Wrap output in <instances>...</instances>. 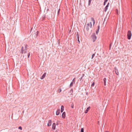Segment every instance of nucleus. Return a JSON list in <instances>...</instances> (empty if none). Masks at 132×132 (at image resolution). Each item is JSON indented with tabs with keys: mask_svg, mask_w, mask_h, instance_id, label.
<instances>
[{
	"mask_svg": "<svg viewBox=\"0 0 132 132\" xmlns=\"http://www.w3.org/2000/svg\"><path fill=\"white\" fill-rule=\"evenodd\" d=\"M92 26V25L91 22H90L89 23H87L85 26L87 30H89V28H91Z\"/></svg>",
	"mask_w": 132,
	"mask_h": 132,
	"instance_id": "f257e3e1",
	"label": "nucleus"
},
{
	"mask_svg": "<svg viewBox=\"0 0 132 132\" xmlns=\"http://www.w3.org/2000/svg\"><path fill=\"white\" fill-rule=\"evenodd\" d=\"M91 37L93 39V42H94L95 41L97 38V37L96 36L95 33L93 34L91 36Z\"/></svg>",
	"mask_w": 132,
	"mask_h": 132,
	"instance_id": "f03ea898",
	"label": "nucleus"
},
{
	"mask_svg": "<svg viewBox=\"0 0 132 132\" xmlns=\"http://www.w3.org/2000/svg\"><path fill=\"white\" fill-rule=\"evenodd\" d=\"M131 36V31L130 30H129L128 31L127 37L128 39H130Z\"/></svg>",
	"mask_w": 132,
	"mask_h": 132,
	"instance_id": "7ed1b4c3",
	"label": "nucleus"
},
{
	"mask_svg": "<svg viewBox=\"0 0 132 132\" xmlns=\"http://www.w3.org/2000/svg\"><path fill=\"white\" fill-rule=\"evenodd\" d=\"M27 47H28V45L27 44L25 45V48H24V53H26V52H27Z\"/></svg>",
	"mask_w": 132,
	"mask_h": 132,
	"instance_id": "20e7f679",
	"label": "nucleus"
},
{
	"mask_svg": "<svg viewBox=\"0 0 132 132\" xmlns=\"http://www.w3.org/2000/svg\"><path fill=\"white\" fill-rule=\"evenodd\" d=\"M52 124V121L51 120H50L48 121V123H47V126L49 127Z\"/></svg>",
	"mask_w": 132,
	"mask_h": 132,
	"instance_id": "39448f33",
	"label": "nucleus"
},
{
	"mask_svg": "<svg viewBox=\"0 0 132 132\" xmlns=\"http://www.w3.org/2000/svg\"><path fill=\"white\" fill-rule=\"evenodd\" d=\"M109 3H108L107 5H106V6H105V8L104 11L105 12H106L107 10L108 9V7H109Z\"/></svg>",
	"mask_w": 132,
	"mask_h": 132,
	"instance_id": "423d86ee",
	"label": "nucleus"
},
{
	"mask_svg": "<svg viewBox=\"0 0 132 132\" xmlns=\"http://www.w3.org/2000/svg\"><path fill=\"white\" fill-rule=\"evenodd\" d=\"M56 127V124L55 123H54L52 124V129L53 130H55Z\"/></svg>",
	"mask_w": 132,
	"mask_h": 132,
	"instance_id": "0eeeda50",
	"label": "nucleus"
},
{
	"mask_svg": "<svg viewBox=\"0 0 132 132\" xmlns=\"http://www.w3.org/2000/svg\"><path fill=\"white\" fill-rule=\"evenodd\" d=\"M46 73H45L42 75V77H41L40 78L41 79H44L46 75Z\"/></svg>",
	"mask_w": 132,
	"mask_h": 132,
	"instance_id": "6e6552de",
	"label": "nucleus"
},
{
	"mask_svg": "<svg viewBox=\"0 0 132 132\" xmlns=\"http://www.w3.org/2000/svg\"><path fill=\"white\" fill-rule=\"evenodd\" d=\"M115 72L116 74L117 75H119V72L118 71V70L116 68H115Z\"/></svg>",
	"mask_w": 132,
	"mask_h": 132,
	"instance_id": "1a4fd4ad",
	"label": "nucleus"
},
{
	"mask_svg": "<svg viewBox=\"0 0 132 132\" xmlns=\"http://www.w3.org/2000/svg\"><path fill=\"white\" fill-rule=\"evenodd\" d=\"M90 106H89L88 107L87 109H86V110L85 111V113H87L88 111L90 109Z\"/></svg>",
	"mask_w": 132,
	"mask_h": 132,
	"instance_id": "9d476101",
	"label": "nucleus"
},
{
	"mask_svg": "<svg viewBox=\"0 0 132 132\" xmlns=\"http://www.w3.org/2000/svg\"><path fill=\"white\" fill-rule=\"evenodd\" d=\"M20 53L22 54L24 52V47L23 46H22L21 47V50L20 52Z\"/></svg>",
	"mask_w": 132,
	"mask_h": 132,
	"instance_id": "9b49d317",
	"label": "nucleus"
},
{
	"mask_svg": "<svg viewBox=\"0 0 132 132\" xmlns=\"http://www.w3.org/2000/svg\"><path fill=\"white\" fill-rule=\"evenodd\" d=\"M62 117L63 118H64L65 117V112H64L62 114Z\"/></svg>",
	"mask_w": 132,
	"mask_h": 132,
	"instance_id": "f8f14e48",
	"label": "nucleus"
},
{
	"mask_svg": "<svg viewBox=\"0 0 132 132\" xmlns=\"http://www.w3.org/2000/svg\"><path fill=\"white\" fill-rule=\"evenodd\" d=\"M60 109H59L57 110L56 112V114L57 115H58L60 113Z\"/></svg>",
	"mask_w": 132,
	"mask_h": 132,
	"instance_id": "ddd939ff",
	"label": "nucleus"
},
{
	"mask_svg": "<svg viewBox=\"0 0 132 132\" xmlns=\"http://www.w3.org/2000/svg\"><path fill=\"white\" fill-rule=\"evenodd\" d=\"M64 109V106L63 105H62L61 106V112H62Z\"/></svg>",
	"mask_w": 132,
	"mask_h": 132,
	"instance_id": "4468645a",
	"label": "nucleus"
},
{
	"mask_svg": "<svg viewBox=\"0 0 132 132\" xmlns=\"http://www.w3.org/2000/svg\"><path fill=\"white\" fill-rule=\"evenodd\" d=\"M103 81H104V86H106V78H104L103 79Z\"/></svg>",
	"mask_w": 132,
	"mask_h": 132,
	"instance_id": "2eb2a0df",
	"label": "nucleus"
},
{
	"mask_svg": "<svg viewBox=\"0 0 132 132\" xmlns=\"http://www.w3.org/2000/svg\"><path fill=\"white\" fill-rule=\"evenodd\" d=\"M74 83L73 82H72L71 83L70 85V87H71L73 86V84Z\"/></svg>",
	"mask_w": 132,
	"mask_h": 132,
	"instance_id": "dca6fc26",
	"label": "nucleus"
},
{
	"mask_svg": "<svg viewBox=\"0 0 132 132\" xmlns=\"http://www.w3.org/2000/svg\"><path fill=\"white\" fill-rule=\"evenodd\" d=\"M39 33V31H37L36 32V35L35 36V37H37L38 36V35Z\"/></svg>",
	"mask_w": 132,
	"mask_h": 132,
	"instance_id": "f3484780",
	"label": "nucleus"
},
{
	"mask_svg": "<svg viewBox=\"0 0 132 132\" xmlns=\"http://www.w3.org/2000/svg\"><path fill=\"white\" fill-rule=\"evenodd\" d=\"M77 41L78 42V43L79 44L80 43V41L79 40V36H78L77 37Z\"/></svg>",
	"mask_w": 132,
	"mask_h": 132,
	"instance_id": "a211bd4d",
	"label": "nucleus"
},
{
	"mask_svg": "<svg viewBox=\"0 0 132 132\" xmlns=\"http://www.w3.org/2000/svg\"><path fill=\"white\" fill-rule=\"evenodd\" d=\"M108 1V0H104V2L103 3V5H105L106 4V3Z\"/></svg>",
	"mask_w": 132,
	"mask_h": 132,
	"instance_id": "6ab92c4d",
	"label": "nucleus"
},
{
	"mask_svg": "<svg viewBox=\"0 0 132 132\" xmlns=\"http://www.w3.org/2000/svg\"><path fill=\"white\" fill-rule=\"evenodd\" d=\"M61 92V89L60 88L58 89V92L59 93H60Z\"/></svg>",
	"mask_w": 132,
	"mask_h": 132,
	"instance_id": "aec40b11",
	"label": "nucleus"
},
{
	"mask_svg": "<svg viewBox=\"0 0 132 132\" xmlns=\"http://www.w3.org/2000/svg\"><path fill=\"white\" fill-rule=\"evenodd\" d=\"M91 1L89 0L88 1V5L89 6L90 5Z\"/></svg>",
	"mask_w": 132,
	"mask_h": 132,
	"instance_id": "412c9836",
	"label": "nucleus"
},
{
	"mask_svg": "<svg viewBox=\"0 0 132 132\" xmlns=\"http://www.w3.org/2000/svg\"><path fill=\"white\" fill-rule=\"evenodd\" d=\"M91 21L93 22L95 21L94 18H93L92 17L91 18Z\"/></svg>",
	"mask_w": 132,
	"mask_h": 132,
	"instance_id": "4be33fe9",
	"label": "nucleus"
},
{
	"mask_svg": "<svg viewBox=\"0 0 132 132\" xmlns=\"http://www.w3.org/2000/svg\"><path fill=\"white\" fill-rule=\"evenodd\" d=\"M81 132H84V129L83 128H82L81 129Z\"/></svg>",
	"mask_w": 132,
	"mask_h": 132,
	"instance_id": "5701e85b",
	"label": "nucleus"
},
{
	"mask_svg": "<svg viewBox=\"0 0 132 132\" xmlns=\"http://www.w3.org/2000/svg\"><path fill=\"white\" fill-rule=\"evenodd\" d=\"M95 56V54H93L92 56V59L93 58V57H94Z\"/></svg>",
	"mask_w": 132,
	"mask_h": 132,
	"instance_id": "b1692460",
	"label": "nucleus"
},
{
	"mask_svg": "<svg viewBox=\"0 0 132 132\" xmlns=\"http://www.w3.org/2000/svg\"><path fill=\"white\" fill-rule=\"evenodd\" d=\"M94 84H95L94 82H93V83L91 85V87H93L94 85Z\"/></svg>",
	"mask_w": 132,
	"mask_h": 132,
	"instance_id": "393cba45",
	"label": "nucleus"
},
{
	"mask_svg": "<svg viewBox=\"0 0 132 132\" xmlns=\"http://www.w3.org/2000/svg\"><path fill=\"white\" fill-rule=\"evenodd\" d=\"M18 129L21 130H22V128L21 127V126H19V127H18Z\"/></svg>",
	"mask_w": 132,
	"mask_h": 132,
	"instance_id": "a878e982",
	"label": "nucleus"
},
{
	"mask_svg": "<svg viewBox=\"0 0 132 132\" xmlns=\"http://www.w3.org/2000/svg\"><path fill=\"white\" fill-rule=\"evenodd\" d=\"M111 44H112V43H111L110 44V45H109V50H110V49H111Z\"/></svg>",
	"mask_w": 132,
	"mask_h": 132,
	"instance_id": "bb28decb",
	"label": "nucleus"
},
{
	"mask_svg": "<svg viewBox=\"0 0 132 132\" xmlns=\"http://www.w3.org/2000/svg\"><path fill=\"white\" fill-rule=\"evenodd\" d=\"M75 78H74L73 79V80H72V82H73V83H74V84L75 83Z\"/></svg>",
	"mask_w": 132,
	"mask_h": 132,
	"instance_id": "cd10ccee",
	"label": "nucleus"
},
{
	"mask_svg": "<svg viewBox=\"0 0 132 132\" xmlns=\"http://www.w3.org/2000/svg\"><path fill=\"white\" fill-rule=\"evenodd\" d=\"M30 55V52H29L28 53V58L29 57Z\"/></svg>",
	"mask_w": 132,
	"mask_h": 132,
	"instance_id": "c85d7f7f",
	"label": "nucleus"
},
{
	"mask_svg": "<svg viewBox=\"0 0 132 132\" xmlns=\"http://www.w3.org/2000/svg\"><path fill=\"white\" fill-rule=\"evenodd\" d=\"M71 107L72 108H74V105L73 104H71Z\"/></svg>",
	"mask_w": 132,
	"mask_h": 132,
	"instance_id": "c756f323",
	"label": "nucleus"
},
{
	"mask_svg": "<svg viewBox=\"0 0 132 132\" xmlns=\"http://www.w3.org/2000/svg\"><path fill=\"white\" fill-rule=\"evenodd\" d=\"M99 32V30H97L96 31V34H97Z\"/></svg>",
	"mask_w": 132,
	"mask_h": 132,
	"instance_id": "7c9ffc66",
	"label": "nucleus"
},
{
	"mask_svg": "<svg viewBox=\"0 0 132 132\" xmlns=\"http://www.w3.org/2000/svg\"><path fill=\"white\" fill-rule=\"evenodd\" d=\"M60 9H59L58 11V12H57V14H58V15H59V13H60Z\"/></svg>",
	"mask_w": 132,
	"mask_h": 132,
	"instance_id": "2f4dec72",
	"label": "nucleus"
},
{
	"mask_svg": "<svg viewBox=\"0 0 132 132\" xmlns=\"http://www.w3.org/2000/svg\"><path fill=\"white\" fill-rule=\"evenodd\" d=\"M70 92H72V93L73 92V89H71V90H70Z\"/></svg>",
	"mask_w": 132,
	"mask_h": 132,
	"instance_id": "473e14b6",
	"label": "nucleus"
},
{
	"mask_svg": "<svg viewBox=\"0 0 132 132\" xmlns=\"http://www.w3.org/2000/svg\"><path fill=\"white\" fill-rule=\"evenodd\" d=\"M100 26H98V29L97 30H99L100 29Z\"/></svg>",
	"mask_w": 132,
	"mask_h": 132,
	"instance_id": "72a5a7b5",
	"label": "nucleus"
},
{
	"mask_svg": "<svg viewBox=\"0 0 132 132\" xmlns=\"http://www.w3.org/2000/svg\"><path fill=\"white\" fill-rule=\"evenodd\" d=\"M95 21H94L93 22V25H94V24H95Z\"/></svg>",
	"mask_w": 132,
	"mask_h": 132,
	"instance_id": "f704fd0d",
	"label": "nucleus"
},
{
	"mask_svg": "<svg viewBox=\"0 0 132 132\" xmlns=\"http://www.w3.org/2000/svg\"><path fill=\"white\" fill-rule=\"evenodd\" d=\"M77 37L78 36H79V35H78V32H77Z\"/></svg>",
	"mask_w": 132,
	"mask_h": 132,
	"instance_id": "c9c22d12",
	"label": "nucleus"
},
{
	"mask_svg": "<svg viewBox=\"0 0 132 132\" xmlns=\"http://www.w3.org/2000/svg\"><path fill=\"white\" fill-rule=\"evenodd\" d=\"M105 132H108L107 131H105Z\"/></svg>",
	"mask_w": 132,
	"mask_h": 132,
	"instance_id": "e433bc0d",
	"label": "nucleus"
},
{
	"mask_svg": "<svg viewBox=\"0 0 132 132\" xmlns=\"http://www.w3.org/2000/svg\"><path fill=\"white\" fill-rule=\"evenodd\" d=\"M57 124H57V123L56 124V125H57Z\"/></svg>",
	"mask_w": 132,
	"mask_h": 132,
	"instance_id": "4c0bfd02",
	"label": "nucleus"
},
{
	"mask_svg": "<svg viewBox=\"0 0 132 132\" xmlns=\"http://www.w3.org/2000/svg\"><path fill=\"white\" fill-rule=\"evenodd\" d=\"M87 93H86V94H87Z\"/></svg>",
	"mask_w": 132,
	"mask_h": 132,
	"instance_id": "58836bf2",
	"label": "nucleus"
}]
</instances>
